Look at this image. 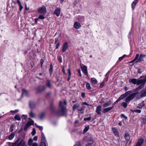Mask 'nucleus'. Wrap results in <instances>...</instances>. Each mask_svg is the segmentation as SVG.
<instances>
[{
  "mask_svg": "<svg viewBox=\"0 0 146 146\" xmlns=\"http://www.w3.org/2000/svg\"><path fill=\"white\" fill-rule=\"evenodd\" d=\"M145 84V82H143V84H141L137 88L133 90V92H134L131 94L126 98L125 100V102L128 103L133 99L136 95L139 94V93L137 91L141 89L144 87Z\"/></svg>",
  "mask_w": 146,
  "mask_h": 146,
  "instance_id": "1",
  "label": "nucleus"
},
{
  "mask_svg": "<svg viewBox=\"0 0 146 146\" xmlns=\"http://www.w3.org/2000/svg\"><path fill=\"white\" fill-rule=\"evenodd\" d=\"M59 106L60 108V112L62 115H65L66 114L67 111L66 108L62 105V102L60 101L59 104Z\"/></svg>",
  "mask_w": 146,
  "mask_h": 146,
  "instance_id": "2",
  "label": "nucleus"
},
{
  "mask_svg": "<svg viewBox=\"0 0 146 146\" xmlns=\"http://www.w3.org/2000/svg\"><path fill=\"white\" fill-rule=\"evenodd\" d=\"M28 119L29 121L26 124L24 128V130L25 131H26L31 125H33L34 124V121L31 118H29Z\"/></svg>",
  "mask_w": 146,
  "mask_h": 146,
  "instance_id": "3",
  "label": "nucleus"
},
{
  "mask_svg": "<svg viewBox=\"0 0 146 146\" xmlns=\"http://www.w3.org/2000/svg\"><path fill=\"white\" fill-rule=\"evenodd\" d=\"M132 93L131 91H129L126 92L125 94L122 95L120 97L116 100V102H119L121 100L123 99L124 98L127 96L128 95Z\"/></svg>",
  "mask_w": 146,
  "mask_h": 146,
  "instance_id": "4",
  "label": "nucleus"
},
{
  "mask_svg": "<svg viewBox=\"0 0 146 146\" xmlns=\"http://www.w3.org/2000/svg\"><path fill=\"white\" fill-rule=\"evenodd\" d=\"M145 96H146V86L145 89L141 91L140 95H138L137 96L136 98L139 99Z\"/></svg>",
  "mask_w": 146,
  "mask_h": 146,
  "instance_id": "5",
  "label": "nucleus"
},
{
  "mask_svg": "<svg viewBox=\"0 0 146 146\" xmlns=\"http://www.w3.org/2000/svg\"><path fill=\"white\" fill-rule=\"evenodd\" d=\"M38 11L40 14H43L46 12V9L45 6H42L41 7H39L38 8Z\"/></svg>",
  "mask_w": 146,
  "mask_h": 146,
  "instance_id": "6",
  "label": "nucleus"
},
{
  "mask_svg": "<svg viewBox=\"0 0 146 146\" xmlns=\"http://www.w3.org/2000/svg\"><path fill=\"white\" fill-rule=\"evenodd\" d=\"M146 55L144 54H141L140 56V57L139 59L136 60L135 63H137L138 62H141L144 61V59L146 57Z\"/></svg>",
  "mask_w": 146,
  "mask_h": 146,
  "instance_id": "7",
  "label": "nucleus"
},
{
  "mask_svg": "<svg viewBox=\"0 0 146 146\" xmlns=\"http://www.w3.org/2000/svg\"><path fill=\"white\" fill-rule=\"evenodd\" d=\"M81 67L82 71L87 76H88V72L87 66L84 65L83 66H81Z\"/></svg>",
  "mask_w": 146,
  "mask_h": 146,
  "instance_id": "8",
  "label": "nucleus"
},
{
  "mask_svg": "<svg viewBox=\"0 0 146 146\" xmlns=\"http://www.w3.org/2000/svg\"><path fill=\"white\" fill-rule=\"evenodd\" d=\"M68 48V44L67 42L64 43L62 46V51L64 52Z\"/></svg>",
  "mask_w": 146,
  "mask_h": 146,
  "instance_id": "9",
  "label": "nucleus"
},
{
  "mask_svg": "<svg viewBox=\"0 0 146 146\" xmlns=\"http://www.w3.org/2000/svg\"><path fill=\"white\" fill-rule=\"evenodd\" d=\"M144 140L142 139H138L137 143L135 146H141L143 143Z\"/></svg>",
  "mask_w": 146,
  "mask_h": 146,
  "instance_id": "10",
  "label": "nucleus"
},
{
  "mask_svg": "<svg viewBox=\"0 0 146 146\" xmlns=\"http://www.w3.org/2000/svg\"><path fill=\"white\" fill-rule=\"evenodd\" d=\"M60 9L59 8H58L55 10L54 13L58 17L60 15Z\"/></svg>",
  "mask_w": 146,
  "mask_h": 146,
  "instance_id": "11",
  "label": "nucleus"
},
{
  "mask_svg": "<svg viewBox=\"0 0 146 146\" xmlns=\"http://www.w3.org/2000/svg\"><path fill=\"white\" fill-rule=\"evenodd\" d=\"M81 27L80 23L78 22H75L74 24V27L76 29H78Z\"/></svg>",
  "mask_w": 146,
  "mask_h": 146,
  "instance_id": "12",
  "label": "nucleus"
},
{
  "mask_svg": "<svg viewBox=\"0 0 146 146\" xmlns=\"http://www.w3.org/2000/svg\"><path fill=\"white\" fill-rule=\"evenodd\" d=\"M46 87L44 86H40L38 87L37 90L38 92H41L46 89Z\"/></svg>",
  "mask_w": 146,
  "mask_h": 146,
  "instance_id": "13",
  "label": "nucleus"
},
{
  "mask_svg": "<svg viewBox=\"0 0 146 146\" xmlns=\"http://www.w3.org/2000/svg\"><path fill=\"white\" fill-rule=\"evenodd\" d=\"M114 108V106H113L111 107H109L107 108H105L104 109L103 112L104 113H106L108 112L109 111L111 110H112L113 108Z\"/></svg>",
  "mask_w": 146,
  "mask_h": 146,
  "instance_id": "14",
  "label": "nucleus"
},
{
  "mask_svg": "<svg viewBox=\"0 0 146 146\" xmlns=\"http://www.w3.org/2000/svg\"><path fill=\"white\" fill-rule=\"evenodd\" d=\"M101 110V107L100 106H98L96 108V112L98 114H101L100 111Z\"/></svg>",
  "mask_w": 146,
  "mask_h": 146,
  "instance_id": "15",
  "label": "nucleus"
},
{
  "mask_svg": "<svg viewBox=\"0 0 146 146\" xmlns=\"http://www.w3.org/2000/svg\"><path fill=\"white\" fill-rule=\"evenodd\" d=\"M138 0H135L134 1L132 4V8L133 10H134L135 9V5L138 2Z\"/></svg>",
  "mask_w": 146,
  "mask_h": 146,
  "instance_id": "16",
  "label": "nucleus"
},
{
  "mask_svg": "<svg viewBox=\"0 0 146 146\" xmlns=\"http://www.w3.org/2000/svg\"><path fill=\"white\" fill-rule=\"evenodd\" d=\"M111 103V101H109L105 103L103 105V106L104 108H106L109 106L110 104Z\"/></svg>",
  "mask_w": 146,
  "mask_h": 146,
  "instance_id": "17",
  "label": "nucleus"
},
{
  "mask_svg": "<svg viewBox=\"0 0 146 146\" xmlns=\"http://www.w3.org/2000/svg\"><path fill=\"white\" fill-rule=\"evenodd\" d=\"M112 131L115 135H118L119 134L118 132L115 128L113 127L112 129Z\"/></svg>",
  "mask_w": 146,
  "mask_h": 146,
  "instance_id": "18",
  "label": "nucleus"
},
{
  "mask_svg": "<svg viewBox=\"0 0 146 146\" xmlns=\"http://www.w3.org/2000/svg\"><path fill=\"white\" fill-rule=\"evenodd\" d=\"M29 106L31 108H34L35 107V103L33 102H29Z\"/></svg>",
  "mask_w": 146,
  "mask_h": 146,
  "instance_id": "19",
  "label": "nucleus"
},
{
  "mask_svg": "<svg viewBox=\"0 0 146 146\" xmlns=\"http://www.w3.org/2000/svg\"><path fill=\"white\" fill-rule=\"evenodd\" d=\"M87 141L89 143L91 144H92L94 143L93 138L91 137H89L88 138Z\"/></svg>",
  "mask_w": 146,
  "mask_h": 146,
  "instance_id": "20",
  "label": "nucleus"
},
{
  "mask_svg": "<svg viewBox=\"0 0 146 146\" xmlns=\"http://www.w3.org/2000/svg\"><path fill=\"white\" fill-rule=\"evenodd\" d=\"M41 141H44L46 142V141L44 135L42 132H41Z\"/></svg>",
  "mask_w": 146,
  "mask_h": 146,
  "instance_id": "21",
  "label": "nucleus"
},
{
  "mask_svg": "<svg viewBox=\"0 0 146 146\" xmlns=\"http://www.w3.org/2000/svg\"><path fill=\"white\" fill-rule=\"evenodd\" d=\"M29 114L30 117L32 118H35L36 117L35 114L32 111H31L29 113Z\"/></svg>",
  "mask_w": 146,
  "mask_h": 146,
  "instance_id": "22",
  "label": "nucleus"
},
{
  "mask_svg": "<svg viewBox=\"0 0 146 146\" xmlns=\"http://www.w3.org/2000/svg\"><path fill=\"white\" fill-rule=\"evenodd\" d=\"M144 106V101L142 102L141 103H140L137 105V107L139 108H142Z\"/></svg>",
  "mask_w": 146,
  "mask_h": 146,
  "instance_id": "23",
  "label": "nucleus"
},
{
  "mask_svg": "<svg viewBox=\"0 0 146 146\" xmlns=\"http://www.w3.org/2000/svg\"><path fill=\"white\" fill-rule=\"evenodd\" d=\"M125 139L127 141H129L130 139V137L129 135L127 133H126L124 136Z\"/></svg>",
  "mask_w": 146,
  "mask_h": 146,
  "instance_id": "24",
  "label": "nucleus"
},
{
  "mask_svg": "<svg viewBox=\"0 0 146 146\" xmlns=\"http://www.w3.org/2000/svg\"><path fill=\"white\" fill-rule=\"evenodd\" d=\"M39 146H48L47 142L44 141H41Z\"/></svg>",
  "mask_w": 146,
  "mask_h": 146,
  "instance_id": "25",
  "label": "nucleus"
},
{
  "mask_svg": "<svg viewBox=\"0 0 146 146\" xmlns=\"http://www.w3.org/2000/svg\"><path fill=\"white\" fill-rule=\"evenodd\" d=\"M91 81L93 84H97V81L96 79L95 78H92L91 79Z\"/></svg>",
  "mask_w": 146,
  "mask_h": 146,
  "instance_id": "26",
  "label": "nucleus"
},
{
  "mask_svg": "<svg viewBox=\"0 0 146 146\" xmlns=\"http://www.w3.org/2000/svg\"><path fill=\"white\" fill-rule=\"evenodd\" d=\"M22 95L27 96H28V93L27 91L25 90H22Z\"/></svg>",
  "mask_w": 146,
  "mask_h": 146,
  "instance_id": "27",
  "label": "nucleus"
},
{
  "mask_svg": "<svg viewBox=\"0 0 146 146\" xmlns=\"http://www.w3.org/2000/svg\"><path fill=\"white\" fill-rule=\"evenodd\" d=\"M33 140L32 139H30L28 140V144L29 146H31L32 145V143Z\"/></svg>",
  "mask_w": 146,
  "mask_h": 146,
  "instance_id": "28",
  "label": "nucleus"
},
{
  "mask_svg": "<svg viewBox=\"0 0 146 146\" xmlns=\"http://www.w3.org/2000/svg\"><path fill=\"white\" fill-rule=\"evenodd\" d=\"M15 134L14 133H12L9 136L8 138L9 140L12 139L14 137Z\"/></svg>",
  "mask_w": 146,
  "mask_h": 146,
  "instance_id": "29",
  "label": "nucleus"
},
{
  "mask_svg": "<svg viewBox=\"0 0 146 146\" xmlns=\"http://www.w3.org/2000/svg\"><path fill=\"white\" fill-rule=\"evenodd\" d=\"M46 85L49 88H51V84L50 83V82L49 80H47V83H46Z\"/></svg>",
  "mask_w": 146,
  "mask_h": 146,
  "instance_id": "30",
  "label": "nucleus"
},
{
  "mask_svg": "<svg viewBox=\"0 0 146 146\" xmlns=\"http://www.w3.org/2000/svg\"><path fill=\"white\" fill-rule=\"evenodd\" d=\"M79 105L78 104H74L72 107V110H73L74 111L76 109L78 108L79 107Z\"/></svg>",
  "mask_w": 146,
  "mask_h": 146,
  "instance_id": "31",
  "label": "nucleus"
},
{
  "mask_svg": "<svg viewBox=\"0 0 146 146\" xmlns=\"http://www.w3.org/2000/svg\"><path fill=\"white\" fill-rule=\"evenodd\" d=\"M144 70V69L143 68H139L137 72L139 74L141 73Z\"/></svg>",
  "mask_w": 146,
  "mask_h": 146,
  "instance_id": "32",
  "label": "nucleus"
},
{
  "mask_svg": "<svg viewBox=\"0 0 146 146\" xmlns=\"http://www.w3.org/2000/svg\"><path fill=\"white\" fill-rule=\"evenodd\" d=\"M126 102H123L121 104V105L124 108H126L127 107V103ZM129 102H128V103H129Z\"/></svg>",
  "mask_w": 146,
  "mask_h": 146,
  "instance_id": "33",
  "label": "nucleus"
},
{
  "mask_svg": "<svg viewBox=\"0 0 146 146\" xmlns=\"http://www.w3.org/2000/svg\"><path fill=\"white\" fill-rule=\"evenodd\" d=\"M89 128V127L88 126L86 127L84 130V133H85L87 132V131L88 130Z\"/></svg>",
  "mask_w": 146,
  "mask_h": 146,
  "instance_id": "34",
  "label": "nucleus"
},
{
  "mask_svg": "<svg viewBox=\"0 0 146 146\" xmlns=\"http://www.w3.org/2000/svg\"><path fill=\"white\" fill-rule=\"evenodd\" d=\"M86 87L87 89L89 90H91L92 89V88L90 86V85L88 83H87L86 84Z\"/></svg>",
  "mask_w": 146,
  "mask_h": 146,
  "instance_id": "35",
  "label": "nucleus"
},
{
  "mask_svg": "<svg viewBox=\"0 0 146 146\" xmlns=\"http://www.w3.org/2000/svg\"><path fill=\"white\" fill-rule=\"evenodd\" d=\"M28 117V115H22L21 118L22 119H25Z\"/></svg>",
  "mask_w": 146,
  "mask_h": 146,
  "instance_id": "36",
  "label": "nucleus"
},
{
  "mask_svg": "<svg viewBox=\"0 0 146 146\" xmlns=\"http://www.w3.org/2000/svg\"><path fill=\"white\" fill-rule=\"evenodd\" d=\"M52 64H50V68L49 69V72L51 75V74L52 72Z\"/></svg>",
  "mask_w": 146,
  "mask_h": 146,
  "instance_id": "37",
  "label": "nucleus"
},
{
  "mask_svg": "<svg viewBox=\"0 0 146 146\" xmlns=\"http://www.w3.org/2000/svg\"><path fill=\"white\" fill-rule=\"evenodd\" d=\"M131 111L133 112H136L137 113H140L141 112V110H131Z\"/></svg>",
  "mask_w": 146,
  "mask_h": 146,
  "instance_id": "38",
  "label": "nucleus"
},
{
  "mask_svg": "<svg viewBox=\"0 0 146 146\" xmlns=\"http://www.w3.org/2000/svg\"><path fill=\"white\" fill-rule=\"evenodd\" d=\"M14 118L15 119L17 120H21V119L20 116L19 115H16L15 117Z\"/></svg>",
  "mask_w": 146,
  "mask_h": 146,
  "instance_id": "39",
  "label": "nucleus"
},
{
  "mask_svg": "<svg viewBox=\"0 0 146 146\" xmlns=\"http://www.w3.org/2000/svg\"><path fill=\"white\" fill-rule=\"evenodd\" d=\"M36 126L38 128L40 131H42L43 130V128L42 126H38L36 124H35Z\"/></svg>",
  "mask_w": 146,
  "mask_h": 146,
  "instance_id": "40",
  "label": "nucleus"
},
{
  "mask_svg": "<svg viewBox=\"0 0 146 146\" xmlns=\"http://www.w3.org/2000/svg\"><path fill=\"white\" fill-rule=\"evenodd\" d=\"M126 55L125 54L123 55L122 56L119 57V61H120L122 60H123L126 56Z\"/></svg>",
  "mask_w": 146,
  "mask_h": 146,
  "instance_id": "41",
  "label": "nucleus"
},
{
  "mask_svg": "<svg viewBox=\"0 0 146 146\" xmlns=\"http://www.w3.org/2000/svg\"><path fill=\"white\" fill-rule=\"evenodd\" d=\"M91 116L90 115V116L88 118H85L84 119V121H90L91 120Z\"/></svg>",
  "mask_w": 146,
  "mask_h": 146,
  "instance_id": "42",
  "label": "nucleus"
},
{
  "mask_svg": "<svg viewBox=\"0 0 146 146\" xmlns=\"http://www.w3.org/2000/svg\"><path fill=\"white\" fill-rule=\"evenodd\" d=\"M50 108L51 109L53 112V110L54 109V107L52 103L51 104L50 106Z\"/></svg>",
  "mask_w": 146,
  "mask_h": 146,
  "instance_id": "43",
  "label": "nucleus"
},
{
  "mask_svg": "<svg viewBox=\"0 0 146 146\" xmlns=\"http://www.w3.org/2000/svg\"><path fill=\"white\" fill-rule=\"evenodd\" d=\"M45 115V114L44 113H42L41 115L40 116V119H43V118L44 117Z\"/></svg>",
  "mask_w": 146,
  "mask_h": 146,
  "instance_id": "44",
  "label": "nucleus"
},
{
  "mask_svg": "<svg viewBox=\"0 0 146 146\" xmlns=\"http://www.w3.org/2000/svg\"><path fill=\"white\" fill-rule=\"evenodd\" d=\"M19 141V140L18 139L14 143H13V146H18Z\"/></svg>",
  "mask_w": 146,
  "mask_h": 146,
  "instance_id": "45",
  "label": "nucleus"
},
{
  "mask_svg": "<svg viewBox=\"0 0 146 146\" xmlns=\"http://www.w3.org/2000/svg\"><path fill=\"white\" fill-rule=\"evenodd\" d=\"M57 58L58 61L60 62L61 63L62 62V58L61 56H58Z\"/></svg>",
  "mask_w": 146,
  "mask_h": 146,
  "instance_id": "46",
  "label": "nucleus"
},
{
  "mask_svg": "<svg viewBox=\"0 0 146 146\" xmlns=\"http://www.w3.org/2000/svg\"><path fill=\"white\" fill-rule=\"evenodd\" d=\"M78 110L79 113H82L83 112V108H81L80 109H78Z\"/></svg>",
  "mask_w": 146,
  "mask_h": 146,
  "instance_id": "47",
  "label": "nucleus"
},
{
  "mask_svg": "<svg viewBox=\"0 0 146 146\" xmlns=\"http://www.w3.org/2000/svg\"><path fill=\"white\" fill-rule=\"evenodd\" d=\"M36 133V131L35 129H33V131L31 133V134L32 135L34 136V135Z\"/></svg>",
  "mask_w": 146,
  "mask_h": 146,
  "instance_id": "48",
  "label": "nucleus"
},
{
  "mask_svg": "<svg viewBox=\"0 0 146 146\" xmlns=\"http://www.w3.org/2000/svg\"><path fill=\"white\" fill-rule=\"evenodd\" d=\"M45 18V17L43 15H40L39 17L38 18V19H44Z\"/></svg>",
  "mask_w": 146,
  "mask_h": 146,
  "instance_id": "49",
  "label": "nucleus"
},
{
  "mask_svg": "<svg viewBox=\"0 0 146 146\" xmlns=\"http://www.w3.org/2000/svg\"><path fill=\"white\" fill-rule=\"evenodd\" d=\"M77 71L78 73L79 74V75L80 76H82V74L81 73L80 70V69H78L77 70Z\"/></svg>",
  "mask_w": 146,
  "mask_h": 146,
  "instance_id": "50",
  "label": "nucleus"
},
{
  "mask_svg": "<svg viewBox=\"0 0 146 146\" xmlns=\"http://www.w3.org/2000/svg\"><path fill=\"white\" fill-rule=\"evenodd\" d=\"M104 85V82H103L100 84V88H102Z\"/></svg>",
  "mask_w": 146,
  "mask_h": 146,
  "instance_id": "51",
  "label": "nucleus"
},
{
  "mask_svg": "<svg viewBox=\"0 0 146 146\" xmlns=\"http://www.w3.org/2000/svg\"><path fill=\"white\" fill-rule=\"evenodd\" d=\"M19 111V110H16L14 111H11V112L12 113H15L18 112Z\"/></svg>",
  "mask_w": 146,
  "mask_h": 146,
  "instance_id": "52",
  "label": "nucleus"
},
{
  "mask_svg": "<svg viewBox=\"0 0 146 146\" xmlns=\"http://www.w3.org/2000/svg\"><path fill=\"white\" fill-rule=\"evenodd\" d=\"M74 146H81L80 143L79 142H78Z\"/></svg>",
  "mask_w": 146,
  "mask_h": 146,
  "instance_id": "53",
  "label": "nucleus"
},
{
  "mask_svg": "<svg viewBox=\"0 0 146 146\" xmlns=\"http://www.w3.org/2000/svg\"><path fill=\"white\" fill-rule=\"evenodd\" d=\"M139 55L138 54H137L136 55V56L135 58V60H138V58H139Z\"/></svg>",
  "mask_w": 146,
  "mask_h": 146,
  "instance_id": "54",
  "label": "nucleus"
},
{
  "mask_svg": "<svg viewBox=\"0 0 146 146\" xmlns=\"http://www.w3.org/2000/svg\"><path fill=\"white\" fill-rule=\"evenodd\" d=\"M60 44V43L59 42H58L56 44V49H58L59 48V46Z\"/></svg>",
  "mask_w": 146,
  "mask_h": 146,
  "instance_id": "55",
  "label": "nucleus"
},
{
  "mask_svg": "<svg viewBox=\"0 0 146 146\" xmlns=\"http://www.w3.org/2000/svg\"><path fill=\"white\" fill-rule=\"evenodd\" d=\"M14 127L13 125H11L10 127V131L12 132L13 130Z\"/></svg>",
  "mask_w": 146,
  "mask_h": 146,
  "instance_id": "56",
  "label": "nucleus"
},
{
  "mask_svg": "<svg viewBox=\"0 0 146 146\" xmlns=\"http://www.w3.org/2000/svg\"><path fill=\"white\" fill-rule=\"evenodd\" d=\"M17 2L19 6L21 5V2L19 0H17Z\"/></svg>",
  "mask_w": 146,
  "mask_h": 146,
  "instance_id": "57",
  "label": "nucleus"
},
{
  "mask_svg": "<svg viewBox=\"0 0 146 146\" xmlns=\"http://www.w3.org/2000/svg\"><path fill=\"white\" fill-rule=\"evenodd\" d=\"M121 116L122 117L126 119H127V117L125 116L123 114H122L121 115Z\"/></svg>",
  "mask_w": 146,
  "mask_h": 146,
  "instance_id": "58",
  "label": "nucleus"
},
{
  "mask_svg": "<svg viewBox=\"0 0 146 146\" xmlns=\"http://www.w3.org/2000/svg\"><path fill=\"white\" fill-rule=\"evenodd\" d=\"M32 146H38V144L36 143H35L33 144Z\"/></svg>",
  "mask_w": 146,
  "mask_h": 146,
  "instance_id": "59",
  "label": "nucleus"
},
{
  "mask_svg": "<svg viewBox=\"0 0 146 146\" xmlns=\"http://www.w3.org/2000/svg\"><path fill=\"white\" fill-rule=\"evenodd\" d=\"M81 96L82 98H84L85 97V93H82L81 94Z\"/></svg>",
  "mask_w": 146,
  "mask_h": 146,
  "instance_id": "60",
  "label": "nucleus"
},
{
  "mask_svg": "<svg viewBox=\"0 0 146 146\" xmlns=\"http://www.w3.org/2000/svg\"><path fill=\"white\" fill-rule=\"evenodd\" d=\"M38 139V137L37 136H35L33 138V140L35 141H37Z\"/></svg>",
  "mask_w": 146,
  "mask_h": 146,
  "instance_id": "61",
  "label": "nucleus"
},
{
  "mask_svg": "<svg viewBox=\"0 0 146 146\" xmlns=\"http://www.w3.org/2000/svg\"><path fill=\"white\" fill-rule=\"evenodd\" d=\"M68 73H69V76H70L71 75V72L70 71V70L69 69L68 70Z\"/></svg>",
  "mask_w": 146,
  "mask_h": 146,
  "instance_id": "62",
  "label": "nucleus"
},
{
  "mask_svg": "<svg viewBox=\"0 0 146 146\" xmlns=\"http://www.w3.org/2000/svg\"><path fill=\"white\" fill-rule=\"evenodd\" d=\"M44 62V60L43 59H41L40 60V63L41 64V66H42V64H43V63Z\"/></svg>",
  "mask_w": 146,
  "mask_h": 146,
  "instance_id": "63",
  "label": "nucleus"
},
{
  "mask_svg": "<svg viewBox=\"0 0 146 146\" xmlns=\"http://www.w3.org/2000/svg\"><path fill=\"white\" fill-rule=\"evenodd\" d=\"M131 32H129V34L128 36V38H130L131 37Z\"/></svg>",
  "mask_w": 146,
  "mask_h": 146,
  "instance_id": "64",
  "label": "nucleus"
}]
</instances>
